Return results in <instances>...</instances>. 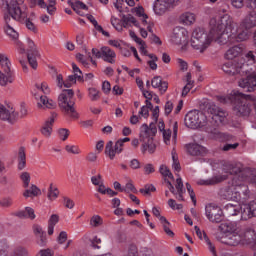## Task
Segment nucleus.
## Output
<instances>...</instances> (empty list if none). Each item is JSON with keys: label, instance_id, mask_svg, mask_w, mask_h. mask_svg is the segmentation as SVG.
Here are the masks:
<instances>
[{"label": "nucleus", "instance_id": "f257e3e1", "mask_svg": "<svg viewBox=\"0 0 256 256\" xmlns=\"http://www.w3.org/2000/svg\"><path fill=\"white\" fill-rule=\"evenodd\" d=\"M210 25L212 27L209 34L203 28H196L192 32L191 47L200 53H205L211 45V41H216L219 45L229 43L231 41V31L235 29V22L229 14H224L218 21L212 19Z\"/></svg>", "mask_w": 256, "mask_h": 256}, {"label": "nucleus", "instance_id": "f03ea898", "mask_svg": "<svg viewBox=\"0 0 256 256\" xmlns=\"http://www.w3.org/2000/svg\"><path fill=\"white\" fill-rule=\"evenodd\" d=\"M75 92L73 89H65L62 93L58 96V107L67 115V117H71V119H79V113L75 109Z\"/></svg>", "mask_w": 256, "mask_h": 256}, {"label": "nucleus", "instance_id": "7ed1b4c3", "mask_svg": "<svg viewBox=\"0 0 256 256\" xmlns=\"http://www.w3.org/2000/svg\"><path fill=\"white\" fill-rule=\"evenodd\" d=\"M221 69L228 77H245L249 73V64L231 60L224 63Z\"/></svg>", "mask_w": 256, "mask_h": 256}, {"label": "nucleus", "instance_id": "20e7f679", "mask_svg": "<svg viewBox=\"0 0 256 256\" xmlns=\"http://www.w3.org/2000/svg\"><path fill=\"white\" fill-rule=\"evenodd\" d=\"M7 11L4 15H8L10 19L18 21V23H24L25 19L28 17L27 6L18 4H6Z\"/></svg>", "mask_w": 256, "mask_h": 256}, {"label": "nucleus", "instance_id": "39448f33", "mask_svg": "<svg viewBox=\"0 0 256 256\" xmlns=\"http://www.w3.org/2000/svg\"><path fill=\"white\" fill-rule=\"evenodd\" d=\"M255 231L253 229L244 230L242 232H236L234 234H230L223 238L222 243L225 245H229L230 247H237L241 241H245L247 239H251Z\"/></svg>", "mask_w": 256, "mask_h": 256}, {"label": "nucleus", "instance_id": "423d86ee", "mask_svg": "<svg viewBox=\"0 0 256 256\" xmlns=\"http://www.w3.org/2000/svg\"><path fill=\"white\" fill-rule=\"evenodd\" d=\"M3 19H4V32L12 41H15L16 45L19 47L21 53H25V47L23 46V43L19 41V33L16 31L15 28H13V19L9 17V14H3Z\"/></svg>", "mask_w": 256, "mask_h": 256}, {"label": "nucleus", "instance_id": "0eeeda50", "mask_svg": "<svg viewBox=\"0 0 256 256\" xmlns=\"http://www.w3.org/2000/svg\"><path fill=\"white\" fill-rule=\"evenodd\" d=\"M207 112L210 113L212 116V121L215 122L216 125H222L227 121V111L223 110L222 108L218 107L214 103H209L207 106Z\"/></svg>", "mask_w": 256, "mask_h": 256}, {"label": "nucleus", "instance_id": "6e6552de", "mask_svg": "<svg viewBox=\"0 0 256 256\" xmlns=\"http://www.w3.org/2000/svg\"><path fill=\"white\" fill-rule=\"evenodd\" d=\"M0 119L1 121H7L10 125H14L19 119V112L13 106H4L0 103Z\"/></svg>", "mask_w": 256, "mask_h": 256}, {"label": "nucleus", "instance_id": "1a4fd4ad", "mask_svg": "<svg viewBox=\"0 0 256 256\" xmlns=\"http://www.w3.org/2000/svg\"><path fill=\"white\" fill-rule=\"evenodd\" d=\"M121 21H122V24L119 23V19L115 17L111 18V24L113 25V27H115L116 31H123V27L125 29H128L130 23H132L134 27H139V22H137V19H135V17H133V15L131 14H128V15L122 14Z\"/></svg>", "mask_w": 256, "mask_h": 256}, {"label": "nucleus", "instance_id": "9d476101", "mask_svg": "<svg viewBox=\"0 0 256 256\" xmlns=\"http://www.w3.org/2000/svg\"><path fill=\"white\" fill-rule=\"evenodd\" d=\"M204 115L199 110H192L188 112L185 116V125L189 127V129H197V127H201L203 125Z\"/></svg>", "mask_w": 256, "mask_h": 256}, {"label": "nucleus", "instance_id": "9b49d317", "mask_svg": "<svg viewBox=\"0 0 256 256\" xmlns=\"http://www.w3.org/2000/svg\"><path fill=\"white\" fill-rule=\"evenodd\" d=\"M233 109L238 117H249L251 115V101L247 98H240L236 100Z\"/></svg>", "mask_w": 256, "mask_h": 256}, {"label": "nucleus", "instance_id": "f8f14e48", "mask_svg": "<svg viewBox=\"0 0 256 256\" xmlns=\"http://www.w3.org/2000/svg\"><path fill=\"white\" fill-rule=\"evenodd\" d=\"M244 77L240 79L238 82L239 87L242 89H246L247 92L251 93V91L256 90V74L253 71V68L249 69V72L247 74H244Z\"/></svg>", "mask_w": 256, "mask_h": 256}, {"label": "nucleus", "instance_id": "ddd939ff", "mask_svg": "<svg viewBox=\"0 0 256 256\" xmlns=\"http://www.w3.org/2000/svg\"><path fill=\"white\" fill-rule=\"evenodd\" d=\"M219 229H220L221 233H224V234L228 233L229 235H232L235 233H241L243 231H247L251 228H247V227H245L239 223H236V222H225V223L220 224Z\"/></svg>", "mask_w": 256, "mask_h": 256}, {"label": "nucleus", "instance_id": "4468645a", "mask_svg": "<svg viewBox=\"0 0 256 256\" xmlns=\"http://www.w3.org/2000/svg\"><path fill=\"white\" fill-rule=\"evenodd\" d=\"M223 211L219 206H206V217L211 223H221L223 221Z\"/></svg>", "mask_w": 256, "mask_h": 256}, {"label": "nucleus", "instance_id": "2eb2a0df", "mask_svg": "<svg viewBox=\"0 0 256 256\" xmlns=\"http://www.w3.org/2000/svg\"><path fill=\"white\" fill-rule=\"evenodd\" d=\"M243 186L231 184L224 189V197L228 201H240Z\"/></svg>", "mask_w": 256, "mask_h": 256}, {"label": "nucleus", "instance_id": "dca6fc26", "mask_svg": "<svg viewBox=\"0 0 256 256\" xmlns=\"http://www.w3.org/2000/svg\"><path fill=\"white\" fill-rule=\"evenodd\" d=\"M123 152V142L121 140H118L114 147H113V141H109L105 146V155L109 157V159L113 160L115 159V155H119V153Z\"/></svg>", "mask_w": 256, "mask_h": 256}, {"label": "nucleus", "instance_id": "f3484780", "mask_svg": "<svg viewBox=\"0 0 256 256\" xmlns=\"http://www.w3.org/2000/svg\"><path fill=\"white\" fill-rule=\"evenodd\" d=\"M171 41L174 45H185L187 43V30L183 27L174 28Z\"/></svg>", "mask_w": 256, "mask_h": 256}, {"label": "nucleus", "instance_id": "a211bd4d", "mask_svg": "<svg viewBox=\"0 0 256 256\" xmlns=\"http://www.w3.org/2000/svg\"><path fill=\"white\" fill-rule=\"evenodd\" d=\"M174 4V0H156L153 9L156 15H165Z\"/></svg>", "mask_w": 256, "mask_h": 256}, {"label": "nucleus", "instance_id": "6ab92c4d", "mask_svg": "<svg viewBox=\"0 0 256 256\" xmlns=\"http://www.w3.org/2000/svg\"><path fill=\"white\" fill-rule=\"evenodd\" d=\"M55 119H57V113L52 112L51 116L42 125L40 132L44 137H51V134L53 133V123H55Z\"/></svg>", "mask_w": 256, "mask_h": 256}, {"label": "nucleus", "instance_id": "aec40b11", "mask_svg": "<svg viewBox=\"0 0 256 256\" xmlns=\"http://www.w3.org/2000/svg\"><path fill=\"white\" fill-rule=\"evenodd\" d=\"M186 150L189 155L192 157H203L207 153V148L199 144H186Z\"/></svg>", "mask_w": 256, "mask_h": 256}, {"label": "nucleus", "instance_id": "412c9836", "mask_svg": "<svg viewBox=\"0 0 256 256\" xmlns=\"http://www.w3.org/2000/svg\"><path fill=\"white\" fill-rule=\"evenodd\" d=\"M240 27H243L246 31L256 27V11L249 12L241 21Z\"/></svg>", "mask_w": 256, "mask_h": 256}, {"label": "nucleus", "instance_id": "4be33fe9", "mask_svg": "<svg viewBox=\"0 0 256 256\" xmlns=\"http://www.w3.org/2000/svg\"><path fill=\"white\" fill-rule=\"evenodd\" d=\"M141 133L143 139H145L146 141L148 139H153V137L157 135V127L153 123H151L149 126L147 124H143L141 126Z\"/></svg>", "mask_w": 256, "mask_h": 256}, {"label": "nucleus", "instance_id": "5701e85b", "mask_svg": "<svg viewBox=\"0 0 256 256\" xmlns=\"http://www.w3.org/2000/svg\"><path fill=\"white\" fill-rule=\"evenodd\" d=\"M223 213L226 217H237V215H241V205L226 204L223 208Z\"/></svg>", "mask_w": 256, "mask_h": 256}, {"label": "nucleus", "instance_id": "b1692460", "mask_svg": "<svg viewBox=\"0 0 256 256\" xmlns=\"http://www.w3.org/2000/svg\"><path fill=\"white\" fill-rule=\"evenodd\" d=\"M151 86L154 89H159L162 95L164 93H167V89H169V84L166 81H163L161 79V76H155L154 78H152Z\"/></svg>", "mask_w": 256, "mask_h": 256}, {"label": "nucleus", "instance_id": "393cba45", "mask_svg": "<svg viewBox=\"0 0 256 256\" xmlns=\"http://www.w3.org/2000/svg\"><path fill=\"white\" fill-rule=\"evenodd\" d=\"M255 212H253V203L250 202L249 204H244L240 206V215L243 221H247L252 217H255Z\"/></svg>", "mask_w": 256, "mask_h": 256}, {"label": "nucleus", "instance_id": "a878e982", "mask_svg": "<svg viewBox=\"0 0 256 256\" xmlns=\"http://www.w3.org/2000/svg\"><path fill=\"white\" fill-rule=\"evenodd\" d=\"M115 57H117V54H115V51H113L111 48L107 46L102 47V57L103 61H106V63H115Z\"/></svg>", "mask_w": 256, "mask_h": 256}, {"label": "nucleus", "instance_id": "bb28decb", "mask_svg": "<svg viewBox=\"0 0 256 256\" xmlns=\"http://www.w3.org/2000/svg\"><path fill=\"white\" fill-rule=\"evenodd\" d=\"M194 229L196 231L197 237H199L201 240L204 239L206 245H208L209 251H211L213 255H216L215 247L213 243H211V240L209 239V236H207V233L201 232V229H199L198 226H195Z\"/></svg>", "mask_w": 256, "mask_h": 256}, {"label": "nucleus", "instance_id": "cd10ccee", "mask_svg": "<svg viewBox=\"0 0 256 256\" xmlns=\"http://www.w3.org/2000/svg\"><path fill=\"white\" fill-rule=\"evenodd\" d=\"M15 81V75L11 70L9 71H1L0 70V85L1 87H7L8 83H13Z\"/></svg>", "mask_w": 256, "mask_h": 256}, {"label": "nucleus", "instance_id": "c85d7f7f", "mask_svg": "<svg viewBox=\"0 0 256 256\" xmlns=\"http://www.w3.org/2000/svg\"><path fill=\"white\" fill-rule=\"evenodd\" d=\"M157 149V145L155 142H153V138H149L148 140L143 139V144H142V153H145V151H148L150 155H153Z\"/></svg>", "mask_w": 256, "mask_h": 256}, {"label": "nucleus", "instance_id": "c756f323", "mask_svg": "<svg viewBox=\"0 0 256 256\" xmlns=\"http://www.w3.org/2000/svg\"><path fill=\"white\" fill-rule=\"evenodd\" d=\"M225 179H227V176H215L207 180H199L197 184L206 186L217 185V183H221L222 181H225Z\"/></svg>", "mask_w": 256, "mask_h": 256}, {"label": "nucleus", "instance_id": "7c9ffc66", "mask_svg": "<svg viewBox=\"0 0 256 256\" xmlns=\"http://www.w3.org/2000/svg\"><path fill=\"white\" fill-rule=\"evenodd\" d=\"M242 52H243V49L241 47L233 46L232 48L226 51L225 58L232 61V59L239 57V55H241Z\"/></svg>", "mask_w": 256, "mask_h": 256}, {"label": "nucleus", "instance_id": "2f4dec72", "mask_svg": "<svg viewBox=\"0 0 256 256\" xmlns=\"http://www.w3.org/2000/svg\"><path fill=\"white\" fill-rule=\"evenodd\" d=\"M16 217L20 219H35V210L31 207H26L25 210L17 212Z\"/></svg>", "mask_w": 256, "mask_h": 256}, {"label": "nucleus", "instance_id": "473e14b6", "mask_svg": "<svg viewBox=\"0 0 256 256\" xmlns=\"http://www.w3.org/2000/svg\"><path fill=\"white\" fill-rule=\"evenodd\" d=\"M38 107H46V109H55L57 103L49 99L47 96H40V102H38Z\"/></svg>", "mask_w": 256, "mask_h": 256}, {"label": "nucleus", "instance_id": "72a5a7b5", "mask_svg": "<svg viewBox=\"0 0 256 256\" xmlns=\"http://www.w3.org/2000/svg\"><path fill=\"white\" fill-rule=\"evenodd\" d=\"M18 169L23 171L25 169V165H27V156L25 155V148L20 147L18 152Z\"/></svg>", "mask_w": 256, "mask_h": 256}, {"label": "nucleus", "instance_id": "f704fd0d", "mask_svg": "<svg viewBox=\"0 0 256 256\" xmlns=\"http://www.w3.org/2000/svg\"><path fill=\"white\" fill-rule=\"evenodd\" d=\"M180 23L183 25H193L195 23V14L186 12L180 16Z\"/></svg>", "mask_w": 256, "mask_h": 256}, {"label": "nucleus", "instance_id": "c9c22d12", "mask_svg": "<svg viewBox=\"0 0 256 256\" xmlns=\"http://www.w3.org/2000/svg\"><path fill=\"white\" fill-rule=\"evenodd\" d=\"M24 197H39L41 195V189L37 185L32 184L30 189H26L23 193Z\"/></svg>", "mask_w": 256, "mask_h": 256}, {"label": "nucleus", "instance_id": "e433bc0d", "mask_svg": "<svg viewBox=\"0 0 256 256\" xmlns=\"http://www.w3.org/2000/svg\"><path fill=\"white\" fill-rule=\"evenodd\" d=\"M160 223L164 229V233L168 235V237H175V233L171 230V223L167 221V218L160 217Z\"/></svg>", "mask_w": 256, "mask_h": 256}, {"label": "nucleus", "instance_id": "4c0bfd02", "mask_svg": "<svg viewBox=\"0 0 256 256\" xmlns=\"http://www.w3.org/2000/svg\"><path fill=\"white\" fill-rule=\"evenodd\" d=\"M0 65L3 71H11V61L7 55L0 53Z\"/></svg>", "mask_w": 256, "mask_h": 256}, {"label": "nucleus", "instance_id": "58836bf2", "mask_svg": "<svg viewBox=\"0 0 256 256\" xmlns=\"http://www.w3.org/2000/svg\"><path fill=\"white\" fill-rule=\"evenodd\" d=\"M132 11L133 13H136L138 17H143L144 20L142 21V23L144 25H147V19L149 17L147 16V14H145V9L143 8V6L135 7L132 9Z\"/></svg>", "mask_w": 256, "mask_h": 256}, {"label": "nucleus", "instance_id": "ea45409f", "mask_svg": "<svg viewBox=\"0 0 256 256\" xmlns=\"http://www.w3.org/2000/svg\"><path fill=\"white\" fill-rule=\"evenodd\" d=\"M59 197V189L57 187H53V184H50L48 189V199L50 201H55Z\"/></svg>", "mask_w": 256, "mask_h": 256}, {"label": "nucleus", "instance_id": "a19ab883", "mask_svg": "<svg viewBox=\"0 0 256 256\" xmlns=\"http://www.w3.org/2000/svg\"><path fill=\"white\" fill-rule=\"evenodd\" d=\"M0 256H9V244L7 240H0Z\"/></svg>", "mask_w": 256, "mask_h": 256}, {"label": "nucleus", "instance_id": "79ce46f5", "mask_svg": "<svg viewBox=\"0 0 256 256\" xmlns=\"http://www.w3.org/2000/svg\"><path fill=\"white\" fill-rule=\"evenodd\" d=\"M27 53H30V55L37 56L39 55V52H37V48L35 47V42L31 40L30 38L27 39Z\"/></svg>", "mask_w": 256, "mask_h": 256}, {"label": "nucleus", "instance_id": "37998d69", "mask_svg": "<svg viewBox=\"0 0 256 256\" xmlns=\"http://www.w3.org/2000/svg\"><path fill=\"white\" fill-rule=\"evenodd\" d=\"M237 43H241L243 41H247V39H249V33L247 32V30H242L240 32H238L237 35L234 36Z\"/></svg>", "mask_w": 256, "mask_h": 256}, {"label": "nucleus", "instance_id": "c03bdc74", "mask_svg": "<svg viewBox=\"0 0 256 256\" xmlns=\"http://www.w3.org/2000/svg\"><path fill=\"white\" fill-rule=\"evenodd\" d=\"M228 173L230 175H239V173H241V166L237 164H228Z\"/></svg>", "mask_w": 256, "mask_h": 256}, {"label": "nucleus", "instance_id": "a18cd8bd", "mask_svg": "<svg viewBox=\"0 0 256 256\" xmlns=\"http://www.w3.org/2000/svg\"><path fill=\"white\" fill-rule=\"evenodd\" d=\"M20 179L23 181V187L27 189V187H29V183H31V175L28 172H23Z\"/></svg>", "mask_w": 256, "mask_h": 256}, {"label": "nucleus", "instance_id": "49530a36", "mask_svg": "<svg viewBox=\"0 0 256 256\" xmlns=\"http://www.w3.org/2000/svg\"><path fill=\"white\" fill-rule=\"evenodd\" d=\"M172 168L174 171H181V164L179 163V158L177 157V154L175 152H172Z\"/></svg>", "mask_w": 256, "mask_h": 256}, {"label": "nucleus", "instance_id": "de8ad7c7", "mask_svg": "<svg viewBox=\"0 0 256 256\" xmlns=\"http://www.w3.org/2000/svg\"><path fill=\"white\" fill-rule=\"evenodd\" d=\"M36 88L39 91H42L44 95H49L51 93V90L49 89V85H47V82H42L41 84H36Z\"/></svg>", "mask_w": 256, "mask_h": 256}, {"label": "nucleus", "instance_id": "09e8293b", "mask_svg": "<svg viewBox=\"0 0 256 256\" xmlns=\"http://www.w3.org/2000/svg\"><path fill=\"white\" fill-rule=\"evenodd\" d=\"M90 247L92 249H100L101 248V238L94 236L90 239Z\"/></svg>", "mask_w": 256, "mask_h": 256}, {"label": "nucleus", "instance_id": "8fccbe9b", "mask_svg": "<svg viewBox=\"0 0 256 256\" xmlns=\"http://www.w3.org/2000/svg\"><path fill=\"white\" fill-rule=\"evenodd\" d=\"M23 23H25L26 28L29 29V31H32L33 33H37V26H35L31 18H26Z\"/></svg>", "mask_w": 256, "mask_h": 256}, {"label": "nucleus", "instance_id": "3c124183", "mask_svg": "<svg viewBox=\"0 0 256 256\" xmlns=\"http://www.w3.org/2000/svg\"><path fill=\"white\" fill-rule=\"evenodd\" d=\"M157 191V188H155L152 184L145 185L144 188L140 189V193L143 195H149L151 192Z\"/></svg>", "mask_w": 256, "mask_h": 256}, {"label": "nucleus", "instance_id": "603ef678", "mask_svg": "<svg viewBox=\"0 0 256 256\" xmlns=\"http://www.w3.org/2000/svg\"><path fill=\"white\" fill-rule=\"evenodd\" d=\"M89 97L91 99V101H98V99L101 97L99 95V90L95 89V88H89Z\"/></svg>", "mask_w": 256, "mask_h": 256}, {"label": "nucleus", "instance_id": "864d4df0", "mask_svg": "<svg viewBox=\"0 0 256 256\" xmlns=\"http://www.w3.org/2000/svg\"><path fill=\"white\" fill-rule=\"evenodd\" d=\"M27 59L30 67H32V69H37V58H35V56H33L31 53H27Z\"/></svg>", "mask_w": 256, "mask_h": 256}, {"label": "nucleus", "instance_id": "5fc2aeb1", "mask_svg": "<svg viewBox=\"0 0 256 256\" xmlns=\"http://www.w3.org/2000/svg\"><path fill=\"white\" fill-rule=\"evenodd\" d=\"M163 135V141L165 143V145H171V129H167L164 132H162Z\"/></svg>", "mask_w": 256, "mask_h": 256}, {"label": "nucleus", "instance_id": "6e6d98bb", "mask_svg": "<svg viewBox=\"0 0 256 256\" xmlns=\"http://www.w3.org/2000/svg\"><path fill=\"white\" fill-rule=\"evenodd\" d=\"M103 224V219H101V216L96 215L93 216L90 220V225H92V227H99V225Z\"/></svg>", "mask_w": 256, "mask_h": 256}, {"label": "nucleus", "instance_id": "4d7b16f0", "mask_svg": "<svg viewBox=\"0 0 256 256\" xmlns=\"http://www.w3.org/2000/svg\"><path fill=\"white\" fill-rule=\"evenodd\" d=\"M186 189L190 195V199H192V203L194 205H197V199H195V191H193V188L191 187V184H189V182L186 183Z\"/></svg>", "mask_w": 256, "mask_h": 256}, {"label": "nucleus", "instance_id": "13d9d810", "mask_svg": "<svg viewBox=\"0 0 256 256\" xmlns=\"http://www.w3.org/2000/svg\"><path fill=\"white\" fill-rule=\"evenodd\" d=\"M13 205V199L9 198V197H5L0 199V207H11Z\"/></svg>", "mask_w": 256, "mask_h": 256}, {"label": "nucleus", "instance_id": "bf43d9fd", "mask_svg": "<svg viewBox=\"0 0 256 256\" xmlns=\"http://www.w3.org/2000/svg\"><path fill=\"white\" fill-rule=\"evenodd\" d=\"M137 193V188L133 185V182L126 183L125 187L123 188V193Z\"/></svg>", "mask_w": 256, "mask_h": 256}, {"label": "nucleus", "instance_id": "052dcab7", "mask_svg": "<svg viewBox=\"0 0 256 256\" xmlns=\"http://www.w3.org/2000/svg\"><path fill=\"white\" fill-rule=\"evenodd\" d=\"M65 149L67 153H72L73 155H79V153H81V150H79V147L75 145H66Z\"/></svg>", "mask_w": 256, "mask_h": 256}, {"label": "nucleus", "instance_id": "680f3d73", "mask_svg": "<svg viewBox=\"0 0 256 256\" xmlns=\"http://www.w3.org/2000/svg\"><path fill=\"white\" fill-rule=\"evenodd\" d=\"M58 135L62 141H67L69 138V130L66 128H61L58 130Z\"/></svg>", "mask_w": 256, "mask_h": 256}, {"label": "nucleus", "instance_id": "e2e57ef3", "mask_svg": "<svg viewBox=\"0 0 256 256\" xmlns=\"http://www.w3.org/2000/svg\"><path fill=\"white\" fill-rule=\"evenodd\" d=\"M245 60L250 63V65H253L256 61V56L255 53H253V51H249L245 54Z\"/></svg>", "mask_w": 256, "mask_h": 256}, {"label": "nucleus", "instance_id": "0e129e2a", "mask_svg": "<svg viewBox=\"0 0 256 256\" xmlns=\"http://www.w3.org/2000/svg\"><path fill=\"white\" fill-rule=\"evenodd\" d=\"M137 246L135 244H130L128 247V251L124 256H137Z\"/></svg>", "mask_w": 256, "mask_h": 256}, {"label": "nucleus", "instance_id": "69168bd1", "mask_svg": "<svg viewBox=\"0 0 256 256\" xmlns=\"http://www.w3.org/2000/svg\"><path fill=\"white\" fill-rule=\"evenodd\" d=\"M37 237V244L40 246V247H45V245H47V234H42L40 236H36Z\"/></svg>", "mask_w": 256, "mask_h": 256}, {"label": "nucleus", "instance_id": "338daca9", "mask_svg": "<svg viewBox=\"0 0 256 256\" xmlns=\"http://www.w3.org/2000/svg\"><path fill=\"white\" fill-rule=\"evenodd\" d=\"M77 79H78V81H83V76H81L79 74L70 75V76H68L67 81L74 84V83H77Z\"/></svg>", "mask_w": 256, "mask_h": 256}, {"label": "nucleus", "instance_id": "774afa93", "mask_svg": "<svg viewBox=\"0 0 256 256\" xmlns=\"http://www.w3.org/2000/svg\"><path fill=\"white\" fill-rule=\"evenodd\" d=\"M64 206L67 209H73V207H75V202L71 200V198L64 197Z\"/></svg>", "mask_w": 256, "mask_h": 256}]
</instances>
